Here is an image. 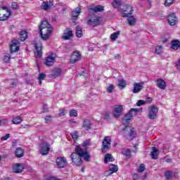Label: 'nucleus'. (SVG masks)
I'll use <instances>...</instances> for the list:
<instances>
[{"label":"nucleus","mask_w":180,"mask_h":180,"mask_svg":"<svg viewBox=\"0 0 180 180\" xmlns=\"http://www.w3.org/2000/svg\"><path fill=\"white\" fill-rule=\"evenodd\" d=\"M137 112H139V109L131 108L129 112L122 118V124H124L125 127L122 129V131L124 134V136L127 140H133V139L136 137V131L134 130V128L128 127L127 124H129L130 120H131V118L136 116V113H137Z\"/></svg>","instance_id":"1"},{"label":"nucleus","mask_w":180,"mask_h":180,"mask_svg":"<svg viewBox=\"0 0 180 180\" xmlns=\"http://www.w3.org/2000/svg\"><path fill=\"white\" fill-rule=\"evenodd\" d=\"M75 150L76 153H72L70 155V158L75 165L77 167L82 165V160L81 158H83L84 161H89L91 155L86 148L83 149L81 146H76Z\"/></svg>","instance_id":"2"},{"label":"nucleus","mask_w":180,"mask_h":180,"mask_svg":"<svg viewBox=\"0 0 180 180\" xmlns=\"http://www.w3.org/2000/svg\"><path fill=\"white\" fill-rule=\"evenodd\" d=\"M51 32H53V28L49 21L43 20L39 26V33L42 40H49L51 35Z\"/></svg>","instance_id":"3"},{"label":"nucleus","mask_w":180,"mask_h":180,"mask_svg":"<svg viewBox=\"0 0 180 180\" xmlns=\"http://www.w3.org/2000/svg\"><path fill=\"white\" fill-rule=\"evenodd\" d=\"M101 22H102V18L101 17L93 16L87 18V24L89 26H92V27L99 26V25H101Z\"/></svg>","instance_id":"4"},{"label":"nucleus","mask_w":180,"mask_h":180,"mask_svg":"<svg viewBox=\"0 0 180 180\" xmlns=\"http://www.w3.org/2000/svg\"><path fill=\"white\" fill-rule=\"evenodd\" d=\"M39 153L41 155H49V153H50V143L46 141L39 143Z\"/></svg>","instance_id":"5"},{"label":"nucleus","mask_w":180,"mask_h":180,"mask_svg":"<svg viewBox=\"0 0 180 180\" xmlns=\"http://www.w3.org/2000/svg\"><path fill=\"white\" fill-rule=\"evenodd\" d=\"M158 115V107L155 105H151L148 109V117L150 120H154L157 119V116Z\"/></svg>","instance_id":"6"},{"label":"nucleus","mask_w":180,"mask_h":180,"mask_svg":"<svg viewBox=\"0 0 180 180\" xmlns=\"http://www.w3.org/2000/svg\"><path fill=\"white\" fill-rule=\"evenodd\" d=\"M110 136H105L103 141L101 151L102 153H108L110 148L111 143Z\"/></svg>","instance_id":"7"},{"label":"nucleus","mask_w":180,"mask_h":180,"mask_svg":"<svg viewBox=\"0 0 180 180\" xmlns=\"http://www.w3.org/2000/svg\"><path fill=\"white\" fill-rule=\"evenodd\" d=\"M121 13L122 18H129V16H131V14L133 13V7L129 5H125L123 6Z\"/></svg>","instance_id":"8"},{"label":"nucleus","mask_w":180,"mask_h":180,"mask_svg":"<svg viewBox=\"0 0 180 180\" xmlns=\"http://www.w3.org/2000/svg\"><path fill=\"white\" fill-rule=\"evenodd\" d=\"M68 165V162H67V158L65 157H58L56 159V165L58 168H65L67 165Z\"/></svg>","instance_id":"9"},{"label":"nucleus","mask_w":180,"mask_h":180,"mask_svg":"<svg viewBox=\"0 0 180 180\" xmlns=\"http://www.w3.org/2000/svg\"><path fill=\"white\" fill-rule=\"evenodd\" d=\"M122 113H123V106L120 105H115L112 112L114 117L118 119V117H120Z\"/></svg>","instance_id":"10"},{"label":"nucleus","mask_w":180,"mask_h":180,"mask_svg":"<svg viewBox=\"0 0 180 180\" xmlns=\"http://www.w3.org/2000/svg\"><path fill=\"white\" fill-rule=\"evenodd\" d=\"M167 21L170 26H175L178 23V18L174 13H171L167 18Z\"/></svg>","instance_id":"11"},{"label":"nucleus","mask_w":180,"mask_h":180,"mask_svg":"<svg viewBox=\"0 0 180 180\" xmlns=\"http://www.w3.org/2000/svg\"><path fill=\"white\" fill-rule=\"evenodd\" d=\"M56 63V55L51 54L48 56L45 60V65L47 67H51Z\"/></svg>","instance_id":"12"},{"label":"nucleus","mask_w":180,"mask_h":180,"mask_svg":"<svg viewBox=\"0 0 180 180\" xmlns=\"http://www.w3.org/2000/svg\"><path fill=\"white\" fill-rule=\"evenodd\" d=\"M35 49L37 50V53H35V56L41 58V57L43 56V53L41 52V50L43 49V45H41V43L39 42V43L35 44Z\"/></svg>","instance_id":"13"},{"label":"nucleus","mask_w":180,"mask_h":180,"mask_svg":"<svg viewBox=\"0 0 180 180\" xmlns=\"http://www.w3.org/2000/svg\"><path fill=\"white\" fill-rule=\"evenodd\" d=\"M143 85H144L143 82L134 83L133 93L139 94V92L143 89Z\"/></svg>","instance_id":"14"},{"label":"nucleus","mask_w":180,"mask_h":180,"mask_svg":"<svg viewBox=\"0 0 180 180\" xmlns=\"http://www.w3.org/2000/svg\"><path fill=\"white\" fill-rule=\"evenodd\" d=\"M81 58V54H79V52L78 51H75L71 56L70 58V63L72 64H74L75 63H77Z\"/></svg>","instance_id":"15"},{"label":"nucleus","mask_w":180,"mask_h":180,"mask_svg":"<svg viewBox=\"0 0 180 180\" xmlns=\"http://www.w3.org/2000/svg\"><path fill=\"white\" fill-rule=\"evenodd\" d=\"M156 86L160 89H165L167 88V83L162 79H158L155 81Z\"/></svg>","instance_id":"16"},{"label":"nucleus","mask_w":180,"mask_h":180,"mask_svg":"<svg viewBox=\"0 0 180 180\" xmlns=\"http://www.w3.org/2000/svg\"><path fill=\"white\" fill-rule=\"evenodd\" d=\"M13 171L15 172V174H19L23 171V165L22 164H16L13 166Z\"/></svg>","instance_id":"17"},{"label":"nucleus","mask_w":180,"mask_h":180,"mask_svg":"<svg viewBox=\"0 0 180 180\" xmlns=\"http://www.w3.org/2000/svg\"><path fill=\"white\" fill-rule=\"evenodd\" d=\"M62 70L60 68H56L52 70L51 74L50 75L51 78H57L61 75Z\"/></svg>","instance_id":"18"},{"label":"nucleus","mask_w":180,"mask_h":180,"mask_svg":"<svg viewBox=\"0 0 180 180\" xmlns=\"http://www.w3.org/2000/svg\"><path fill=\"white\" fill-rule=\"evenodd\" d=\"M82 127L86 130H91L92 129V122L89 120H84Z\"/></svg>","instance_id":"19"},{"label":"nucleus","mask_w":180,"mask_h":180,"mask_svg":"<svg viewBox=\"0 0 180 180\" xmlns=\"http://www.w3.org/2000/svg\"><path fill=\"white\" fill-rule=\"evenodd\" d=\"M19 41L12 42L10 46L11 53H16V51H19Z\"/></svg>","instance_id":"20"},{"label":"nucleus","mask_w":180,"mask_h":180,"mask_svg":"<svg viewBox=\"0 0 180 180\" xmlns=\"http://www.w3.org/2000/svg\"><path fill=\"white\" fill-rule=\"evenodd\" d=\"M81 13V8H76L72 13V18L73 20H77L78 18V16H79V14Z\"/></svg>","instance_id":"21"},{"label":"nucleus","mask_w":180,"mask_h":180,"mask_svg":"<svg viewBox=\"0 0 180 180\" xmlns=\"http://www.w3.org/2000/svg\"><path fill=\"white\" fill-rule=\"evenodd\" d=\"M71 37H72V31L68 29V32L63 34L62 39H63V40H70Z\"/></svg>","instance_id":"22"},{"label":"nucleus","mask_w":180,"mask_h":180,"mask_svg":"<svg viewBox=\"0 0 180 180\" xmlns=\"http://www.w3.org/2000/svg\"><path fill=\"white\" fill-rule=\"evenodd\" d=\"M115 161V158L112 154L107 153L104 157V162L105 164H108V162H113Z\"/></svg>","instance_id":"23"},{"label":"nucleus","mask_w":180,"mask_h":180,"mask_svg":"<svg viewBox=\"0 0 180 180\" xmlns=\"http://www.w3.org/2000/svg\"><path fill=\"white\" fill-rule=\"evenodd\" d=\"M15 156L18 158H22L25 154V150L22 148H18L15 152Z\"/></svg>","instance_id":"24"},{"label":"nucleus","mask_w":180,"mask_h":180,"mask_svg":"<svg viewBox=\"0 0 180 180\" xmlns=\"http://www.w3.org/2000/svg\"><path fill=\"white\" fill-rule=\"evenodd\" d=\"M127 20L129 26H136V18L134 16L129 15V17H127Z\"/></svg>","instance_id":"25"},{"label":"nucleus","mask_w":180,"mask_h":180,"mask_svg":"<svg viewBox=\"0 0 180 180\" xmlns=\"http://www.w3.org/2000/svg\"><path fill=\"white\" fill-rule=\"evenodd\" d=\"M117 82H118L119 88H120L121 89H124V88H126V85H127L126 80L123 79H118Z\"/></svg>","instance_id":"26"},{"label":"nucleus","mask_w":180,"mask_h":180,"mask_svg":"<svg viewBox=\"0 0 180 180\" xmlns=\"http://www.w3.org/2000/svg\"><path fill=\"white\" fill-rule=\"evenodd\" d=\"M153 160H157L158 158V149L155 147H153V151L150 153Z\"/></svg>","instance_id":"27"},{"label":"nucleus","mask_w":180,"mask_h":180,"mask_svg":"<svg viewBox=\"0 0 180 180\" xmlns=\"http://www.w3.org/2000/svg\"><path fill=\"white\" fill-rule=\"evenodd\" d=\"M27 39V32L25 30H22L20 32V41H25Z\"/></svg>","instance_id":"28"},{"label":"nucleus","mask_w":180,"mask_h":180,"mask_svg":"<svg viewBox=\"0 0 180 180\" xmlns=\"http://www.w3.org/2000/svg\"><path fill=\"white\" fill-rule=\"evenodd\" d=\"M172 49H173V50H178V49H180L179 41H178V40L172 41Z\"/></svg>","instance_id":"29"},{"label":"nucleus","mask_w":180,"mask_h":180,"mask_svg":"<svg viewBox=\"0 0 180 180\" xmlns=\"http://www.w3.org/2000/svg\"><path fill=\"white\" fill-rule=\"evenodd\" d=\"M75 29L77 37H82V28H81L79 26H77Z\"/></svg>","instance_id":"30"},{"label":"nucleus","mask_w":180,"mask_h":180,"mask_svg":"<svg viewBox=\"0 0 180 180\" xmlns=\"http://www.w3.org/2000/svg\"><path fill=\"white\" fill-rule=\"evenodd\" d=\"M120 34V32H113L111 35H110V39L112 41H115L116 39H117L119 37V35Z\"/></svg>","instance_id":"31"},{"label":"nucleus","mask_w":180,"mask_h":180,"mask_svg":"<svg viewBox=\"0 0 180 180\" xmlns=\"http://www.w3.org/2000/svg\"><path fill=\"white\" fill-rule=\"evenodd\" d=\"M9 16H12V15H9V13H7V14L5 13H0V20L4 21V20H8V18Z\"/></svg>","instance_id":"32"},{"label":"nucleus","mask_w":180,"mask_h":180,"mask_svg":"<svg viewBox=\"0 0 180 180\" xmlns=\"http://www.w3.org/2000/svg\"><path fill=\"white\" fill-rule=\"evenodd\" d=\"M113 8H119L122 5V0H114L112 4Z\"/></svg>","instance_id":"33"},{"label":"nucleus","mask_w":180,"mask_h":180,"mask_svg":"<svg viewBox=\"0 0 180 180\" xmlns=\"http://www.w3.org/2000/svg\"><path fill=\"white\" fill-rule=\"evenodd\" d=\"M94 12L98 13V12H103V6L98 5L93 8H91Z\"/></svg>","instance_id":"34"},{"label":"nucleus","mask_w":180,"mask_h":180,"mask_svg":"<svg viewBox=\"0 0 180 180\" xmlns=\"http://www.w3.org/2000/svg\"><path fill=\"white\" fill-rule=\"evenodd\" d=\"M109 168H110V171L113 174L115 172H117V165H110L109 166Z\"/></svg>","instance_id":"35"},{"label":"nucleus","mask_w":180,"mask_h":180,"mask_svg":"<svg viewBox=\"0 0 180 180\" xmlns=\"http://www.w3.org/2000/svg\"><path fill=\"white\" fill-rule=\"evenodd\" d=\"M13 124H19V123H22V117H17L13 119L12 120Z\"/></svg>","instance_id":"36"},{"label":"nucleus","mask_w":180,"mask_h":180,"mask_svg":"<svg viewBox=\"0 0 180 180\" xmlns=\"http://www.w3.org/2000/svg\"><path fill=\"white\" fill-rule=\"evenodd\" d=\"M49 8L50 6L49 5V2L44 1L41 5V9H44V11H48Z\"/></svg>","instance_id":"37"},{"label":"nucleus","mask_w":180,"mask_h":180,"mask_svg":"<svg viewBox=\"0 0 180 180\" xmlns=\"http://www.w3.org/2000/svg\"><path fill=\"white\" fill-rule=\"evenodd\" d=\"M70 116H71V117H77L78 116V111H77V110H71L70 111Z\"/></svg>","instance_id":"38"},{"label":"nucleus","mask_w":180,"mask_h":180,"mask_svg":"<svg viewBox=\"0 0 180 180\" xmlns=\"http://www.w3.org/2000/svg\"><path fill=\"white\" fill-rule=\"evenodd\" d=\"M106 89L108 94H112L113 92V89H115V85L110 84Z\"/></svg>","instance_id":"39"},{"label":"nucleus","mask_w":180,"mask_h":180,"mask_svg":"<svg viewBox=\"0 0 180 180\" xmlns=\"http://www.w3.org/2000/svg\"><path fill=\"white\" fill-rule=\"evenodd\" d=\"M156 54H162V46H158L155 48Z\"/></svg>","instance_id":"40"},{"label":"nucleus","mask_w":180,"mask_h":180,"mask_svg":"<svg viewBox=\"0 0 180 180\" xmlns=\"http://www.w3.org/2000/svg\"><path fill=\"white\" fill-rule=\"evenodd\" d=\"M174 2H175V0H166L165 1V6H167V7H168V6H171V5L172 4H174Z\"/></svg>","instance_id":"41"},{"label":"nucleus","mask_w":180,"mask_h":180,"mask_svg":"<svg viewBox=\"0 0 180 180\" xmlns=\"http://www.w3.org/2000/svg\"><path fill=\"white\" fill-rule=\"evenodd\" d=\"M122 153L123 155H126V157H129L130 149H123Z\"/></svg>","instance_id":"42"},{"label":"nucleus","mask_w":180,"mask_h":180,"mask_svg":"<svg viewBox=\"0 0 180 180\" xmlns=\"http://www.w3.org/2000/svg\"><path fill=\"white\" fill-rule=\"evenodd\" d=\"M146 171V167L144 166V164H141L139 169H138V172H144Z\"/></svg>","instance_id":"43"},{"label":"nucleus","mask_w":180,"mask_h":180,"mask_svg":"<svg viewBox=\"0 0 180 180\" xmlns=\"http://www.w3.org/2000/svg\"><path fill=\"white\" fill-rule=\"evenodd\" d=\"M70 136H72V139H73V140H77L78 139V132L75 131V132L70 134Z\"/></svg>","instance_id":"44"},{"label":"nucleus","mask_w":180,"mask_h":180,"mask_svg":"<svg viewBox=\"0 0 180 180\" xmlns=\"http://www.w3.org/2000/svg\"><path fill=\"white\" fill-rule=\"evenodd\" d=\"M4 61L5 63H9V61H11V56H9V54L5 55L4 57Z\"/></svg>","instance_id":"45"},{"label":"nucleus","mask_w":180,"mask_h":180,"mask_svg":"<svg viewBox=\"0 0 180 180\" xmlns=\"http://www.w3.org/2000/svg\"><path fill=\"white\" fill-rule=\"evenodd\" d=\"M88 146H91V141L89 139L86 140L83 142V147H88Z\"/></svg>","instance_id":"46"},{"label":"nucleus","mask_w":180,"mask_h":180,"mask_svg":"<svg viewBox=\"0 0 180 180\" xmlns=\"http://www.w3.org/2000/svg\"><path fill=\"white\" fill-rule=\"evenodd\" d=\"M165 177L167 178V179H169V178H171V176H172V173H171V172L167 171L165 172Z\"/></svg>","instance_id":"47"},{"label":"nucleus","mask_w":180,"mask_h":180,"mask_svg":"<svg viewBox=\"0 0 180 180\" xmlns=\"http://www.w3.org/2000/svg\"><path fill=\"white\" fill-rule=\"evenodd\" d=\"M52 117L50 115L45 117V123H50L51 122Z\"/></svg>","instance_id":"48"},{"label":"nucleus","mask_w":180,"mask_h":180,"mask_svg":"<svg viewBox=\"0 0 180 180\" xmlns=\"http://www.w3.org/2000/svg\"><path fill=\"white\" fill-rule=\"evenodd\" d=\"M146 101L143 100H139L137 101L136 105L137 106H141L142 105H145Z\"/></svg>","instance_id":"49"},{"label":"nucleus","mask_w":180,"mask_h":180,"mask_svg":"<svg viewBox=\"0 0 180 180\" xmlns=\"http://www.w3.org/2000/svg\"><path fill=\"white\" fill-rule=\"evenodd\" d=\"M3 10L6 11V12H7V13H8V15H12V11H11V9H9L8 7H6V6L3 7Z\"/></svg>","instance_id":"50"},{"label":"nucleus","mask_w":180,"mask_h":180,"mask_svg":"<svg viewBox=\"0 0 180 180\" xmlns=\"http://www.w3.org/2000/svg\"><path fill=\"white\" fill-rule=\"evenodd\" d=\"M113 174L110 170L105 171L104 172V176H109L110 175H112Z\"/></svg>","instance_id":"51"},{"label":"nucleus","mask_w":180,"mask_h":180,"mask_svg":"<svg viewBox=\"0 0 180 180\" xmlns=\"http://www.w3.org/2000/svg\"><path fill=\"white\" fill-rule=\"evenodd\" d=\"M9 137H11V134H7L4 136L1 137V140H3V141L8 140V139H9Z\"/></svg>","instance_id":"52"},{"label":"nucleus","mask_w":180,"mask_h":180,"mask_svg":"<svg viewBox=\"0 0 180 180\" xmlns=\"http://www.w3.org/2000/svg\"><path fill=\"white\" fill-rule=\"evenodd\" d=\"M58 116H65V109L60 110V112L58 114Z\"/></svg>","instance_id":"53"},{"label":"nucleus","mask_w":180,"mask_h":180,"mask_svg":"<svg viewBox=\"0 0 180 180\" xmlns=\"http://www.w3.org/2000/svg\"><path fill=\"white\" fill-rule=\"evenodd\" d=\"M11 7H12L13 9H18V3H16V2H13L12 4H11Z\"/></svg>","instance_id":"54"},{"label":"nucleus","mask_w":180,"mask_h":180,"mask_svg":"<svg viewBox=\"0 0 180 180\" xmlns=\"http://www.w3.org/2000/svg\"><path fill=\"white\" fill-rule=\"evenodd\" d=\"M44 78H46V75H44V73H41L39 74V77H38V79H44Z\"/></svg>","instance_id":"55"},{"label":"nucleus","mask_w":180,"mask_h":180,"mask_svg":"<svg viewBox=\"0 0 180 180\" xmlns=\"http://www.w3.org/2000/svg\"><path fill=\"white\" fill-rule=\"evenodd\" d=\"M109 117H110L109 112H105L103 117V120H108Z\"/></svg>","instance_id":"56"},{"label":"nucleus","mask_w":180,"mask_h":180,"mask_svg":"<svg viewBox=\"0 0 180 180\" xmlns=\"http://www.w3.org/2000/svg\"><path fill=\"white\" fill-rule=\"evenodd\" d=\"M151 102H153V98L150 97L147 98L145 101V103H151Z\"/></svg>","instance_id":"57"},{"label":"nucleus","mask_w":180,"mask_h":180,"mask_svg":"<svg viewBox=\"0 0 180 180\" xmlns=\"http://www.w3.org/2000/svg\"><path fill=\"white\" fill-rule=\"evenodd\" d=\"M42 109L44 112H49V108L47 107V105H44Z\"/></svg>","instance_id":"58"},{"label":"nucleus","mask_w":180,"mask_h":180,"mask_svg":"<svg viewBox=\"0 0 180 180\" xmlns=\"http://www.w3.org/2000/svg\"><path fill=\"white\" fill-rule=\"evenodd\" d=\"M114 58H115V60H120L121 57L119 54H115Z\"/></svg>","instance_id":"59"},{"label":"nucleus","mask_w":180,"mask_h":180,"mask_svg":"<svg viewBox=\"0 0 180 180\" xmlns=\"http://www.w3.org/2000/svg\"><path fill=\"white\" fill-rule=\"evenodd\" d=\"M133 178L134 179H139V176H137V174H134Z\"/></svg>","instance_id":"60"},{"label":"nucleus","mask_w":180,"mask_h":180,"mask_svg":"<svg viewBox=\"0 0 180 180\" xmlns=\"http://www.w3.org/2000/svg\"><path fill=\"white\" fill-rule=\"evenodd\" d=\"M166 162L171 163V162H172V160H171V158H167V159H166Z\"/></svg>","instance_id":"61"},{"label":"nucleus","mask_w":180,"mask_h":180,"mask_svg":"<svg viewBox=\"0 0 180 180\" xmlns=\"http://www.w3.org/2000/svg\"><path fill=\"white\" fill-rule=\"evenodd\" d=\"M69 122H70L71 123H77V122L74 121V120H70Z\"/></svg>","instance_id":"62"},{"label":"nucleus","mask_w":180,"mask_h":180,"mask_svg":"<svg viewBox=\"0 0 180 180\" xmlns=\"http://www.w3.org/2000/svg\"><path fill=\"white\" fill-rule=\"evenodd\" d=\"M39 85H41V79H39Z\"/></svg>","instance_id":"63"},{"label":"nucleus","mask_w":180,"mask_h":180,"mask_svg":"<svg viewBox=\"0 0 180 180\" xmlns=\"http://www.w3.org/2000/svg\"><path fill=\"white\" fill-rule=\"evenodd\" d=\"M12 85H16V83H13Z\"/></svg>","instance_id":"64"}]
</instances>
